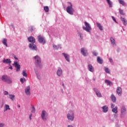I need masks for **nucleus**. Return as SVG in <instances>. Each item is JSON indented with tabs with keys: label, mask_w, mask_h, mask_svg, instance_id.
<instances>
[{
	"label": "nucleus",
	"mask_w": 127,
	"mask_h": 127,
	"mask_svg": "<svg viewBox=\"0 0 127 127\" xmlns=\"http://www.w3.org/2000/svg\"><path fill=\"white\" fill-rule=\"evenodd\" d=\"M68 3L70 5V6H68L66 7V11L69 14H73V12H74V10L73 8V5H72V3L68 2Z\"/></svg>",
	"instance_id": "obj_1"
},
{
	"label": "nucleus",
	"mask_w": 127,
	"mask_h": 127,
	"mask_svg": "<svg viewBox=\"0 0 127 127\" xmlns=\"http://www.w3.org/2000/svg\"><path fill=\"white\" fill-rule=\"evenodd\" d=\"M85 25L86 27H83V29L84 30H85V31H87V32H90V30L92 29L91 28V26H90V24L88 23L87 22H85Z\"/></svg>",
	"instance_id": "obj_2"
},
{
	"label": "nucleus",
	"mask_w": 127,
	"mask_h": 127,
	"mask_svg": "<svg viewBox=\"0 0 127 127\" xmlns=\"http://www.w3.org/2000/svg\"><path fill=\"white\" fill-rule=\"evenodd\" d=\"M48 117V114L46 113V111H43L41 114V118L43 121H46L47 118Z\"/></svg>",
	"instance_id": "obj_3"
},
{
	"label": "nucleus",
	"mask_w": 127,
	"mask_h": 127,
	"mask_svg": "<svg viewBox=\"0 0 127 127\" xmlns=\"http://www.w3.org/2000/svg\"><path fill=\"white\" fill-rule=\"evenodd\" d=\"M13 65H14L15 68H16L17 72H19L20 71V65L18 64L17 62H14V64Z\"/></svg>",
	"instance_id": "obj_4"
},
{
	"label": "nucleus",
	"mask_w": 127,
	"mask_h": 127,
	"mask_svg": "<svg viewBox=\"0 0 127 127\" xmlns=\"http://www.w3.org/2000/svg\"><path fill=\"white\" fill-rule=\"evenodd\" d=\"M38 40L40 43H42L43 44L45 43V39H44V38L42 37L41 36H38Z\"/></svg>",
	"instance_id": "obj_5"
},
{
	"label": "nucleus",
	"mask_w": 127,
	"mask_h": 127,
	"mask_svg": "<svg viewBox=\"0 0 127 127\" xmlns=\"http://www.w3.org/2000/svg\"><path fill=\"white\" fill-rule=\"evenodd\" d=\"M67 119L69 121H73L74 120V115L73 113L68 114Z\"/></svg>",
	"instance_id": "obj_6"
},
{
	"label": "nucleus",
	"mask_w": 127,
	"mask_h": 127,
	"mask_svg": "<svg viewBox=\"0 0 127 127\" xmlns=\"http://www.w3.org/2000/svg\"><path fill=\"white\" fill-rule=\"evenodd\" d=\"M34 58L36 63H37V64H39L40 62H41V60L40 59V58L38 57V56H36Z\"/></svg>",
	"instance_id": "obj_7"
},
{
	"label": "nucleus",
	"mask_w": 127,
	"mask_h": 127,
	"mask_svg": "<svg viewBox=\"0 0 127 127\" xmlns=\"http://www.w3.org/2000/svg\"><path fill=\"white\" fill-rule=\"evenodd\" d=\"M29 47L32 50H37V48H36V46L34 44H30Z\"/></svg>",
	"instance_id": "obj_8"
},
{
	"label": "nucleus",
	"mask_w": 127,
	"mask_h": 127,
	"mask_svg": "<svg viewBox=\"0 0 127 127\" xmlns=\"http://www.w3.org/2000/svg\"><path fill=\"white\" fill-rule=\"evenodd\" d=\"M81 54L83 55V56H87V55H88V52L87 50H85L84 48H82L81 49Z\"/></svg>",
	"instance_id": "obj_9"
},
{
	"label": "nucleus",
	"mask_w": 127,
	"mask_h": 127,
	"mask_svg": "<svg viewBox=\"0 0 127 127\" xmlns=\"http://www.w3.org/2000/svg\"><path fill=\"white\" fill-rule=\"evenodd\" d=\"M25 93L26 95H30V86H27L25 89Z\"/></svg>",
	"instance_id": "obj_10"
},
{
	"label": "nucleus",
	"mask_w": 127,
	"mask_h": 127,
	"mask_svg": "<svg viewBox=\"0 0 127 127\" xmlns=\"http://www.w3.org/2000/svg\"><path fill=\"white\" fill-rule=\"evenodd\" d=\"M28 40L29 42H31L32 43H35V39L32 36L29 37Z\"/></svg>",
	"instance_id": "obj_11"
},
{
	"label": "nucleus",
	"mask_w": 127,
	"mask_h": 127,
	"mask_svg": "<svg viewBox=\"0 0 127 127\" xmlns=\"http://www.w3.org/2000/svg\"><path fill=\"white\" fill-rule=\"evenodd\" d=\"M94 90L96 92V94L97 97H102V94H101V92H99V91H98V89L97 88H94Z\"/></svg>",
	"instance_id": "obj_12"
},
{
	"label": "nucleus",
	"mask_w": 127,
	"mask_h": 127,
	"mask_svg": "<svg viewBox=\"0 0 127 127\" xmlns=\"http://www.w3.org/2000/svg\"><path fill=\"white\" fill-rule=\"evenodd\" d=\"M126 111L127 110H126V107H125V106H123L121 109L122 116H124V115H125Z\"/></svg>",
	"instance_id": "obj_13"
},
{
	"label": "nucleus",
	"mask_w": 127,
	"mask_h": 127,
	"mask_svg": "<svg viewBox=\"0 0 127 127\" xmlns=\"http://www.w3.org/2000/svg\"><path fill=\"white\" fill-rule=\"evenodd\" d=\"M62 73H63L62 69H61V68L59 67L57 72V74L58 76H61L62 75Z\"/></svg>",
	"instance_id": "obj_14"
},
{
	"label": "nucleus",
	"mask_w": 127,
	"mask_h": 127,
	"mask_svg": "<svg viewBox=\"0 0 127 127\" xmlns=\"http://www.w3.org/2000/svg\"><path fill=\"white\" fill-rule=\"evenodd\" d=\"M117 92L119 96H122V88L118 87L117 88Z\"/></svg>",
	"instance_id": "obj_15"
},
{
	"label": "nucleus",
	"mask_w": 127,
	"mask_h": 127,
	"mask_svg": "<svg viewBox=\"0 0 127 127\" xmlns=\"http://www.w3.org/2000/svg\"><path fill=\"white\" fill-rule=\"evenodd\" d=\"M8 77L6 75H4L1 77V80L3 82H6L8 79Z\"/></svg>",
	"instance_id": "obj_16"
},
{
	"label": "nucleus",
	"mask_w": 127,
	"mask_h": 127,
	"mask_svg": "<svg viewBox=\"0 0 127 127\" xmlns=\"http://www.w3.org/2000/svg\"><path fill=\"white\" fill-rule=\"evenodd\" d=\"M3 63H5L6 64H10V63H11V61H10V59H4L3 60Z\"/></svg>",
	"instance_id": "obj_17"
},
{
	"label": "nucleus",
	"mask_w": 127,
	"mask_h": 127,
	"mask_svg": "<svg viewBox=\"0 0 127 127\" xmlns=\"http://www.w3.org/2000/svg\"><path fill=\"white\" fill-rule=\"evenodd\" d=\"M97 61L99 64H103V61L100 57H97Z\"/></svg>",
	"instance_id": "obj_18"
},
{
	"label": "nucleus",
	"mask_w": 127,
	"mask_h": 127,
	"mask_svg": "<svg viewBox=\"0 0 127 127\" xmlns=\"http://www.w3.org/2000/svg\"><path fill=\"white\" fill-rule=\"evenodd\" d=\"M102 109H103V112L104 113H107L108 111L109 110V108L107 106H104L102 107Z\"/></svg>",
	"instance_id": "obj_19"
},
{
	"label": "nucleus",
	"mask_w": 127,
	"mask_h": 127,
	"mask_svg": "<svg viewBox=\"0 0 127 127\" xmlns=\"http://www.w3.org/2000/svg\"><path fill=\"white\" fill-rule=\"evenodd\" d=\"M63 55H64L65 59L66 60V61H67V62H70V60H69V55L64 53H63Z\"/></svg>",
	"instance_id": "obj_20"
},
{
	"label": "nucleus",
	"mask_w": 127,
	"mask_h": 127,
	"mask_svg": "<svg viewBox=\"0 0 127 127\" xmlns=\"http://www.w3.org/2000/svg\"><path fill=\"white\" fill-rule=\"evenodd\" d=\"M111 98L113 103H116V101H117V98H116V96L114 95V94H112L111 95Z\"/></svg>",
	"instance_id": "obj_21"
},
{
	"label": "nucleus",
	"mask_w": 127,
	"mask_h": 127,
	"mask_svg": "<svg viewBox=\"0 0 127 127\" xmlns=\"http://www.w3.org/2000/svg\"><path fill=\"white\" fill-rule=\"evenodd\" d=\"M111 42L113 45V46H115L116 45V41H115V39L113 38V37L110 38Z\"/></svg>",
	"instance_id": "obj_22"
},
{
	"label": "nucleus",
	"mask_w": 127,
	"mask_h": 127,
	"mask_svg": "<svg viewBox=\"0 0 127 127\" xmlns=\"http://www.w3.org/2000/svg\"><path fill=\"white\" fill-rule=\"evenodd\" d=\"M88 70L89 71H90V72H94V67H93V66H92V65H88Z\"/></svg>",
	"instance_id": "obj_23"
},
{
	"label": "nucleus",
	"mask_w": 127,
	"mask_h": 127,
	"mask_svg": "<svg viewBox=\"0 0 127 127\" xmlns=\"http://www.w3.org/2000/svg\"><path fill=\"white\" fill-rule=\"evenodd\" d=\"M96 24L97 25V27H98L99 29H100V30L103 31V26H102V25H101L99 23H96Z\"/></svg>",
	"instance_id": "obj_24"
},
{
	"label": "nucleus",
	"mask_w": 127,
	"mask_h": 127,
	"mask_svg": "<svg viewBox=\"0 0 127 127\" xmlns=\"http://www.w3.org/2000/svg\"><path fill=\"white\" fill-rule=\"evenodd\" d=\"M7 110H10V108H9V105H7V104H5L4 106V112H6V111H7Z\"/></svg>",
	"instance_id": "obj_25"
},
{
	"label": "nucleus",
	"mask_w": 127,
	"mask_h": 127,
	"mask_svg": "<svg viewBox=\"0 0 127 127\" xmlns=\"http://www.w3.org/2000/svg\"><path fill=\"white\" fill-rule=\"evenodd\" d=\"M121 18L123 24H124V25H127V20L126 19H125V18H123V17H121Z\"/></svg>",
	"instance_id": "obj_26"
},
{
	"label": "nucleus",
	"mask_w": 127,
	"mask_h": 127,
	"mask_svg": "<svg viewBox=\"0 0 127 127\" xmlns=\"http://www.w3.org/2000/svg\"><path fill=\"white\" fill-rule=\"evenodd\" d=\"M6 83H7V84H11V83H12V80H11V78L8 77V79H7V80H6Z\"/></svg>",
	"instance_id": "obj_27"
},
{
	"label": "nucleus",
	"mask_w": 127,
	"mask_h": 127,
	"mask_svg": "<svg viewBox=\"0 0 127 127\" xmlns=\"http://www.w3.org/2000/svg\"><path fill=\"white\" fill-rule=\"evenodd\" d=\"M112 112L115 114H117L118 113V107L113 108Z\"/></svg>",
	"instance_id": "obj_28"
},
{
	"label": "nucleus",
	"mask_w": 127,
	"mask_h": 127,
	"mask_svg": "<svg viewBox=\"0 0 127 127\" xmlns=\"http://www.w3.org/2000/svg\"><path fill=\"white\" fill-rule=\"evenodd\" d=\"M118 0L120 4H122V5H126V3L125 2V1H124V0Z\"/></svg>",
	"instance_id": "obj_29"
},
{
	"label": "nucleus",
	"mask_w": 127,
	"mask_h": 127,
	"mask_svg": "<svg viewBox=\"0 0 127 127\" xmlns=\"http://www.w3.org/2000/svg\"><path fill=\"white\" fill-rule=\"evenodd\" d=\"M44 9L46 12H48V11H49V7L47 6H44Z\"/></svg>",
	"instance_id": "obj_30"
},
{
	"label": "nucleus",
	"mask_w": 127,
	"mask_h": 127,
	"mask_svg": "<svg viewBox=\"0 0 127 127\" xmlns=\"http://www.w3.org/2000/svg\"><path fill=\"white\" fill-rule=\"evenodd\" d=\"M9 98H10L12 101H13V100H14V98H15L14 95L9 94Z\"/></svg>",
	"instance_id": "obj_31"
},
{
	"label": "nucleus",
	"mask_w": 127,
	"mask_h": 127,
	"mask_svg": "<svg viewBox=\"0 0 127 127\" xmlns=\"http://www.w3.org/2000/svg\"><path fill=\"white\" fill-rule=\"evenodd\" d=\"M22 74L24 77H27V73H26V70H23Z\"/></svg>",
	"instance_id": "obj_32"
},
{
	"label": "nucleus",
	"mask_w": 127,
	"mask_h": 127,
	"mask_svg": "<svg viewBox=\"0 0 127 127\" xmlns=\"http://www.w3.org/2000/svg\"><path fill=\"white\" fill-rule=\"evenodd\" d=\"M7 40L5 39H3L2 43L4 45H5L7 47V44L6 43Z\"/></svg>",
	"instance_id": "obj_33"
},
{
	"label": "nucleus",
	"mask_w": 127,
	"mask_h": 127,
	"mask_svg": "<svg viewBox=\"0 0 127 127\" xmlns=\"http://www.w3.org/2000/svg\"><path fill=\"white\" fill-rule=\"evenodd\" d=\"M107 1V2H108V3L109 6H110V7H112L113 5H112V2H111V0H108Z\"/></svg>",
	"instance_id": "obj_34"
},
{
	"label": "nucleus",
	"mask_w": 127,
	"mask_h": 127,
	"mask_svg": "<svg viewBox=\"0 0 127 127\" xmlns=\"http://www.w3.org/2000/svg\"><path fill=\"white\" fill-rule=\"evenodd\" d=\"M105 83H107V84L109 85V86H111V84H112V82L109 80H105Z\"/></svg>",
	"instance_id": "obj_35"
},
{
	"label": "nucleus",
	"mask_w": 127,
	"mask_h": 127,
	"mask_svg": "<svg viewBox=\"0 0 127 127\" xmlns=\"http://www.w3.org/2000/svg\"><path fill=\"white\" fill-rule=\"evenodd\" d=\"M119 12H120V14H122V15H125L124 11L123 10H122L121 9H119Z\"/></svg>",
	"instance_id": "obj_36"
},
{
	"label": "nucleus",
	"mask_w": 127,
	"mask_h": 127,
	"mask_svg": "<svg viewBox=\"0 0 127 127\" xmlns=\"http://www.w3.org/2000/svg\"><path fill=\"white\" fill-rule=\"evenodd\" d=\"M31 111L33 113H35V108H34V106L32 107V109L31 110Z\"/></svg>",
	"instance_id": "obj_37"
},
{
	"label": "nucleus",
	"mask_w": 127,
	"mask_h": 127,
	"mask_svg": "<svg viewBox=\"0 0 127 127\" xmlns=\"http://www.w3.org/2000/svg\"><path fill=\"white\" fill-rule=\"evenodd\" d=\"M105 72L108 74H110V69L107 67H105Z\"/></svg>",
	"instance_id": "obj_38"
},
{
	"label": "nucleus",
	"mask_w": 127,
	"mask_h": 127,
	"mask_svg": "<svg viewBox=\"0 0 127 127\" xmlns=\"http://www.w3.org/2000/svg\"><path fill=\"white\" fill-rule=\"evenodd\" d=\"M23 80H24V81H25V78H24V79H23V78H20V82H21V83H24Z\"/></svg>",
	"instance_id": "obj_39"
},
{
	"label": "nucleus",
	"mask_w": 127,
	"mask_h": 127,
	"mask_svg": "<svg viewBox=\"0 0 127 127\" xmlns=\"http://www.w3.org/2000/svg\"><path fill=\"white\" fill-rule=\"evenodd\" d=\"M111 108H112V109H114V108H115V104L112 103V104H111Z\"/></svg>",
	"instance_id": "obj_40"
},
{
	"label": "nucleus",
	"mask_w": 127,
	"mask_h": 127,
	"mask_svg": "<svg viewBox=\"0 0 127 127\" xmlns=\"http://www.w3.org/2000/svg\"><path fill=\"white\" fill-rule=\"evenodd\" d=\"M53 47L55 49H58V47L55 45L53 46Z\"/></svg>",
	"instance_id": "obj_41"
},
{
	"label": "nucleus",
	"mask_w": 127,
	"mask_h": 127,
	"mask_svg": "<svg viewBox=\"0 0 127 127\" xmlns=\"http://www.w3.org/2000/svg\"><path fill=\"white\" fill-rule=\"evenodd\" d=\"M3 126H4V124L0 123V127H3Z\"/></svg>",
	"instance_id": "obj_42"
},
{
	"label": "nucleus",
	"mask_w": 127,
	"mask_h": 127,
	"mask_svg": "<svg viewBox=\"0 0 127 127\" xmlns=\"http://www.w3.org/2000/svg\"><path fill=\"white\" fill-rule=\"evenodd\" d=\"M112 18H113V20L115 21V22H117V20H116V18H115V17L112 16Z\"/></svg>",
	"instance_id": "obj_43"
},
{
	"label": "nucleus",
	"mask_w": 127,
	"mask_h": 127,
	"mask_svg": "<svg viewBox=\"0 0 127 127\" xmlns=\"http://www.w3.org/2000/svg\"><path fill=\"white\" fill-rule=\"evenodd\" d=\"M4 95H8V92L4 91Z\"/></svg>",
	"instance_id": "obj_44"
},
{
	"label": "nucleus",
	"mask_w": 127,
	"mask_h": 127,
	"mask_svg": "<svg viewBox=\"0 0 127 127\" xmlns=\"http://www.w3.org/2000/svg\"><path fill=\"white\" fill-rule=\"evenodd\" d=\"M93 55H94L95 56H97V55H98V53H96V52H93Z\"/></svg>",
	"instance_id": "obj_45"
},
{
	"label": "nucleus",
	"mask_w": 127,
	"mask_h": 127,
	"mask_svg": "<svg viewBox=\"0 0 127 127\" xmlns=\"http://www.w3.org/2000/svg\"><path fill=\"white\" fill-rule=\"evenodd\" d=\"M31 117H32V114H30V116H29V119H30V120H32Z\"/></svg>",
	"instance_id": "obj_46"
},
{
	"label": "nucleus",
	"mask_w": 127,
	"mask_h": 127,
	"mask_svg": "<svg viewBox=\"0 0 127 127\" xmlns=\"http://www.w3.org/2000/svg\"><path fill=\"white\" fill-rule=\"evenodd\" d=\"M109 60H110L111 63L113 62V59H112L111 58H110Z\"/></svg>",
	"instance_id": "obj_47"
},
{
	"label": "nucleus",
	"mask_w": 127,
	"mask_h": 127,
	"mask_svg": "<svg viewBox=\"0 0 127 127\" xmlns=\"http://www.w3.org/2000/svg\"><path fill=\"white\" fill-rule=\"evenodd\" d=\"M67 127H73L72 125H68Z\"/></svg>",
	"instance_id": "obj_48"
},
{
	"label": "nucleus",
	"mask_w": 127,
	"mask_h": 127,
	"mask_svg": "<svg viewBox=\"0 0 127 127\" xmlns=\"http://www.w3.org/2000/svg\"><path fill=\"white\" fill-rule=\"evenodd\" d=\"M9 69H12V66H10V67H9Z\"/></svg>",
	"instance_id": "obj_49"
},
{
	"label": "nucleus",
	"mask_w": 127,
	"mask_h": 127,
	"mask_svg": "<svg viewBox=\"0 0 127 127\" xmlns=\"http://www.w3.org/2000/svg\"><path fill=\"white\" fill-rule=\"evenodd\" d=\"M79 36L81 39H82V36H81V34H79Z\"/></svg>",
	"instance_id": "obj_50"
},
{
	"label": "nucleus",
	"mask_w": 127,
	"mask_h": 127,
	"mask_svg": "<svg viewBox=\"0 0 127 127\" xmlns=\"http://www.w3.org/2000/svg\"><path fill=\"white\" fill-rule=\"evenodd\" d=\"M93 81H95V80H96V78H93Z\"/></svg>",
	"instance_id": "obj_51"
},
{
	"label": "nucleus",
	"mask_w": 127,
	"mask_h": 127,
	"mask_svg": "<svg viewBox=\"0 0 127 127\" xmlns=\"http://www.w3.org/2000/svg\"><path fill=\"white\" fill-rule=\"evenodd\" d=\"M18 108H20V105H18Z\"/></svg>",
	"instance_id": "obj_52"
},
{
	"label": "nucleus",
	"mask_w": 127,
	"mask_h": 127,
	"mask_svg": "<svg viewBox=\"0 0 127 127\" xmlns=\"http://www.w3.org/2000/svg\"><path fill=\"white\" fill-rule=\"evenodd\" d=\"M63 87H64V83L63 84Z\"/></svg>",
	"instance_id": "obj_53"
},
{
	"label": "nucleus",
	"mask_w": 127,
	"mask_h": 127,
	"mask_svg": "<svg viewBox=\"0 0 127 127\" xmlns=\"http://www.w3.org/2000/svg\"><path fill=\"white\" fill-rule=\"evenodd\" d=\"M16 59H17V58H15Z\"/></svg>",
	"instance_id": "obj_54"
},
{
	"label": "nucleus",
	"mask_w": 127,
	"mask_h": 127,
	"mask_svg": "<svg viewBox=\"0 0 127 127\" xmlns=\"http://www.w3.org/2000/svg\"><path fill=\"white\" fill-rule=\"evenodd\" d=\"M107 1H108V0H106Z\"/></svg>",
	"instance_id": "obj_55"
}]
</instances>
